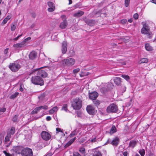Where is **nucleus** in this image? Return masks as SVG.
<instances>
[{
  "instance_id": "9",
  "label": "nucleus",
  "mask_w": 156,
  "mask_h": 156,
  "mask_svg": "<svg viewBox=\"0 0 156 156\" xmlns=\"http://www.w3.org/2000/svg\"><path fill=\"white\" fill-rule=\"evenodd\" d=\"M41 136L42 138L45 140H48L51 138L50 134L45 131H42L41 133Z\"/></svg>"
},
{
  "instance_id": "6",
  "label": "nucleus",
  "mask_w": 156,
  "mask_h": 156,
  "mask_svg": "<svg viewBox=\"0 0 156 156\" xmlns=\"http://www.w3.org/2000/svg\"><path fill=\"white\" fill-rule=\"evenodd\" d=\"M118 107L114 104H112L109 106L107 108L108 113L116 112L118 111Z\"/></svg>"
},
{
  "instance_id": "44",
  "label": "nucleus",
  "mask_w": 156,
  "mask_h": 156,
  "mask_svg": "<svg viewBox=\"0 0 156 156\" xmlns=\"http://www.w3.org/2000/svg\"><path fill=\"white\" fill-rule=\"evenodd\" d=\"M133 17L135 19H137L138 18V15L137 13H135L133 15Z\"/></svg>"
},
{
  "instance_id": "24",
  "label": "nucleus",
  "mask_w": 156,
  "mask_h": 156,
  "mask_svg": "<svg viewBox=\"0 0 156 156\" xmlns=\"http://www.w3.org/2000/svg\"><path fill=\"white\" fill-rule=\"evenodd\" d=\"M137 142L135 141H131L129 144V147L132 148L134 147L136 144Z\"/></svg>"
},
{
  "instance_id": "5",
  "label": "nucleus",
  "mask_w": 156,
  "mask_h": 156,
  "mask_svg": "<svg viewBox=\"0 0 156 156\" xmlns=\"http://www.w3.org/2000/svg\"><path fill=\"white\" fill-rule=\"evenodd\" d=\"M30 74H34V75H37L40 77L45 78L47 76V73L44 70H36L32 72Z\"/></svg>"
},
{
  "instance_id": "31",
  "label": "nucleus",
  "mask_w": 156,
  "mask_h": 156,
  "mask_svg": "<svg viewBox=\"0 0 156 156\" xmlns=\"http://www.w3.org/2000/svg\"><path fill=\"white\" fill-rule=\"evenodd\" d=\"M77 132H76V130H74L69 135V136L70 138L72 137L75 135H76Z\"/></svg>"
},
{
  "instance_id": "63",
  "label": "nucleus",
  "mask_w": 156,
  "mask_h": 156,
  "mask_svg": "<svg viewBox=\"0 0 156 156\" xmlns=\"http://www.w3.org/2000/svg\"><path fill=\"white\" fill-rule=\"evenodd\" d=\"M126 20H122V23H126Z\"/></svg>"
},
{
  "instance_id": "46",
  "label": "nucleus",
  "mask_w": 156,
  "mask_h": 156,
  "mask_svg": "<svg viewBox=\"0 0 156 156\" xmlns=\"http://www.w3.org/2000/svg\"><path fill=\"white\" fill-rule=\"evenodd\" d=\"M18 116L17 115H15L13 118V120L14 122H16L18 118Z\"/></svg>"
},
{
  "instance_id": "50",
  "label": "nucleus",
  "mask_w": 156,
  "mask_h": 156,
  "mask_svg": "<svg viewBox=\"0 0 156 156\" xmlns=\"http://www.w3.org/2000/svg\"><path fill=\"white\" fill-rule=\"evenodd\" d=\"M23 35V34H22L20 35H19V36H18L17 37H16L14 39V40H15V41H16L17 40L19 37H21Z\"/></svg>"
},
{
  "instance_id": "45",
  "label": "nucleus",
  "mask_w": 156,
  "mask_h": 156,
  "mask_svg": "<svg viewBox=\"0 0 156 156\" xmlns=\"http://www.w3.org/2000/svg\"><path fill=\"white\" fill-rule=\"evenodd\" d=\"M108 87L107 88H111L113 86V84L111 83H108Z\"/></svg>"
},
{
  "instance_id": "12",
  "label": "nucleus",
  "mask_w": 156,
  "mask_h": 156,
  "mask_svg": "<svg viewBox=\"0 0 156 156\" xmlns=\"http://www.w3.org/2000/svg\"><path fill=\"white\" fill-rule=\"evenodd\" d=\"M48 5L49 7L48 9V12H53L55 9V6L54 3L51 2H48Z\"/></svg>"
},
{
  "instance_id": "23",
  "label": "nucleus",
  "mask_w": 156,
  "mask_h": 156,
  "mask_svg": "<svg viewBox=\"0 0 156 156\" xmlns=\"http://www.w3.org/2000/svg\"><path fill=\"white\" fill-rule=\"evenodd\" d=\"M11 136L9 134H8L7 136L5 137V143L6 144L9 141V138H11Z\"/></svg>"
},
{
  "instance_id": "25",
  "label": "nucleus",
  "mask_w": 156,
  "mask_h": 156,
  "mask_svg": "<svg viewBox=\"0 0 156 156\" xmlns=\"http://www.w3.org/2000/svg\"><path fill=\"white\" fill-rule=\"evenodd\" d=\"M17 24L16 23H12L11 24V31H14L16 27Z\"/></svg>"
},
{
  "instance_id": "16",
  "label": "nucleus",
  "mask_w": 156,
  "mask_h": 156,
  "mask_svg": "<svg viewBox=\"0 0 156 156\" xmlns=\"http://www.w3.org/2000/svg\"><path fill=\"white\" fill-rule=\"evenodd\" d=\"M121 79L119 77H115L113 80L117 86L121 85Z\"/></svg>"
},
{
  "instance_id": "47",
  "label": "nucleus",
  "mask_w": 156,
  "mask_h": 156,
  "mask_svg": "<svg viewBox=\"0 0 156 156\" xmlns=\"http://www.w3.org/2000/svg\"><path fill=\"white\" fill-rule=\"evenodd\" d=\"M31 39V38L30 37H28L25 39L23 41L26 44V43L27 41L30 40Z\"/></svg>"
},
{
  "instance_id": "22",
  "label": "nucleus",
  "mask_w": 156,
  "mask_h": 156,
  "mask_svg": "<svg viewBox=\"0 0 156 156\" xmlns=\"http://www.w3.org/2000/svg\"><path fill=\"white\" fill-rule=\"evenodd\" d=\"M58 110V108L57 106L54 107L52 109L50 110L49 111V113L50 114H53L55 112H56Z\"/></svg>"
},
{
  "instance_id": "32",
  "label": "nucleus",
  "mask_w": 156,
  "mask_h": 156,
  "mask_svg": "<svg viewBox=\"0 0 156 156\" xmlns=\"http://www.w3.org/2000/svg\"><path fill=\"white\" fill-rule=\"evenodd\" d=\"M101 103V101L97 100L93 101V103L96 106H98Z\"/></svg>"
},
{
  "instance_id": "53",
  "label": "nucleus",
  "mask_w": 156,
  "mask_h": 156,
  "mask_svg": "<svg viewBox=\"0 0 156 156\" xmlns=\"http://www.w3.org/2000/svg\"><path fill=\"white\" fill-rule=\"evenodd\" d=\"M46 119L47 121H50L51 119V118L50 116H48L46 117Z\"/></svg>"
},
{
  "instance_id": "2",
  "label": "nucleus",
  "mask_w": 156,
  "mask_h": 156,
  "mask_svg": "<svg viewBox=\"0 0 156 156\" xmlns=\"http://www.w3.org/2000/svg\"><path fill=\"white\" fill-rule=\"evenodd\" d=\"M72 106L74 109H79L82 107L81 100L78 98H76L73 100Z\"/></svg>"
},
{
  "instance_id": "56",
  "label": "nucleus",
  "mask_w": 156,
  "mask_h": 156,
  "mask_svg": "<svg viewBox=\"0 0 156 156\" xmlns=\"http://www.w3.org/2000/svg\"><path fill=\"white\" fill-rule=\"evenodd\" d=\"M11 18V16L10 15H9L7 16V17H6V18L7 20H9Z\"/></svg>"
},
{
  "instance_id": "39",
  "label": "nucleus",
  "mask_w": 156,
  "mask_h": 156,
  "mask_svg": "<svg viewBox=\"0 0 156 156\" xmlns=\"http://www.w3.org/2000/svg\"><path fill=\"white\" fill-rule=\"evenodd\" d=\"M130 0H125V5L126 7H127L129 4Z\"/></svg>"
},
{
  "instance_id": "43",
  "label": "nucleus",
  "mask_w": 156,
  "mask_h": 156,
  "mask_svg": "<svg viewBox=\"0 0 156 156\" xmlns=\"http://www.w3.org/2000/svg\"><path fill=\"white\" fill-rule=\"evenodd\" d=\"M73 156H81V155L77 152H75L73 153Z\"/></svg>"
},
{
  "instance_id": "3",
  "label": "nucleus",
  "mask_w": 156,
  "mask_h": 156,
  "mask_svg": "<svg viewBox=\"0 0 156 156\" xmlns=\"http://www.w3.org/2000/svg\"><path fill=\"white\" fill-rule=\"evenodd\" d=\"M34 77H32L31 78L32 83L36 85H39L42 86L44 84L43 80L39 76L35 75Z\"/></svg>"
},
{
  "instance_id": "4",
  "label": "nucleus",
  "mask_w": 156,
  "mask_h": 156,
  "mask_svg": "<svg viewBox=\"0 0 156 156\" xmlns=\"http://www.w3.org/2000/svg\"><path fill=\"white\" fill-rule=\"evenodd\" d=\"M61 62L63 66H72L74 64L75 60L73 58H69L62 60Z\"/></svg>"
},
{
  "instance_id": "17",
  "label": "nucleus",
  "mask_w": 156,
  "mask_h": 156,
  "mask_svg": "<svg viewBox=\"0 0 156 156\" xmlns=\"http://www.w3.org/2000/svg\"><path fill=\"white\" fill-rule=\"evenodd\" d=\"M86 23L90 26H93L95 23V21L92 20L87 19L85 20Z\"/></svg>"
},
{
  "instance_id": "13",
  "label": "nucleus",
  "mask_w": 156,
  "mask_h": 156,
  "mask_svg": "<svg viewBox=\"0 0 156 156\" xmlns=\"http://www.w3.org/2000/svg\"><path fill=\"white\" fill-rule=\"evenodd\" d=\"M98 95V93L96 92H93L90 93L89 95V98L92 100H95Z\"/></svg>"
},
{
  "instance_id": "38",
  "label": "nucleus",
  "mask_w": 156,
  "mask_h": 156,
  "mask_svg": "<svg viewBox=\"0 0 156 156\" xmlns=\"http://www.w3.org/2000/svg\"><path fill=\"white\" fill-rule=\"evenodd\" d=\"M80 71V69L79 68H77L74 69L73 71V73L76 76V74Z\"/></svg>"
},
{
  "instance_id": "61",
  "label": "nucleus",
  "mask_w": 156,
  "mask_h": 156,
  "mask_svg": "<svg viewBox=\"0 0 156 156\" xmlns=\"http://www.w3.org/2000/svg\"><path fill=\"white\" fill-rule=\"evenodd\" d=\"M10 144H11V142H10L8 144H7L6 145V146L7 147H9L10 145Z\"/></svg>"
},
{
  "instance_id": "10",
  "label": "nucleus",
  "mask_w": 156,
  "mask_h": 156,
  "mask_svg": "<svg viewBox=\"0 0 156 156\" xmlns=\"http://www.w3.org/2000/svg\"><path fill=\"white\" fill-rule=\"evenodd\" d=\"M62 19H64L63 21L60 24L59 27L61 29H65L67 26L68 23L66 20V16L64 15L62 16Z\"/></svg>"
},
{
  "instance_id": "54",
  "label": "nucleus",
  "mask_w": 156,
  "mask_h": 156,
  "mask_svg": "<svg viewBox=\"0 0 156 156\" xmlns=\"http://www.w3.org/2000/svg\"><path fill=\"white\" fill-rule=\"evenodd\" d=\"M103 84L105 86L104 87H107V88L108 87V83H103Z\"/></svg>"
},
{
  "instance_id": "26",
  "label": "nucleus",
  "mask_w": 156,
  "mask_h": 156,
  "mask_svg": "<svg viewBox=\"0 0 156 156\" xmlns=\"http://www.w3.org/2000/svg\"><path fill=\"white\" fill-rule=\"evenodd\" d=\"M40 110L39 107H37L34 109L31 112V113L32 114L37 113Z\"/></svg>"
},
{
  "instance_id": "60",
  "label": "nucleus",
  "mask_w": 156,
  "mask_h": 156,
  "mask_svg": "<svg viewBox=\"0 0 156 156\" xmlns=\"http://www.w3.org/2000/svg\"><path fill=\"white\" fill-rule=\"evenodd\" d=\"M128 21L129 22L131 23L132 22L133 20L132 19H130L128 20Z\"/></svg>"
},
{
  "instance_id": "42",
  "label": "nucleus",
  "mask_w": 156,
  "mask_h": 156,
  "mask_svg": "<svg viewBox=\"0 0 156 156\" xmlns=\"http://www.w3.org/2000/svg\"><path fill=\"white\" fill-rule=\"evenodd\" d=\"M40 109H43L45 110H47L48 109V106L47 105L41 106L39 107Z\"/></svg>"
},
{
  "instance_id": "58",
  "label": "nucleus",
  "mask_w": 156,
  "mask_h": 156,
  "mask_svg": "<svg viewBox=\"0 0 156 156\" xmlns=\"http://www.w3.org/2000/svg\"><path fill=\"white\" fill-rule=\"evenodd\" d=\"M77 93V92L76 91H72L71 93V94H76Z\"/></svg>"
},
{
  "instance_id": "37",
  "label": "nucleus",
  "mask_w": 156,
  "mask_h": 156,
  "mask_svg": "<svg viewBox=\"0 0 156 156\" xmlns=\"http://www.w3.org/2000/svg\"><path fill=\"white\" fill-rule=\"evenodd\" d=\"M61 110H64L67 112L68 110L67 105L66 104H65L63 105V106L62 107Z\"/></svg>"
},
{
  "instance_id": "28",
  "label": "nucleus",
  "mask_w": 156,
  "mask_h": 156,
  "mask_svg": "<svg viewBox=\"0 0 156 156\" xmlns=\"http://www.w3.org/2000/svg\"><path fill=\"white\" fill-rule=\"evenodd\" d=\"M148 62V59L146 58H143L141 59L139 62L140 64L146 63Z\"/></svg>"
},
{
  "instance_id": "29",
  "label": "nucleus",
  "mask_w": 156,
  "mask_h": 156,
  "mask_svg": "<svg viewBox=\"0 0 156 156\" xmlns=\"http://www.w3.org/2000/svg\"><path fill=\"white\" fill-rule=\"evenodd\" d=\"M19 94L18 92H16L15 93L12 94L9 97V98L11 99H14Z\"/></svg>"
},
{
  "instance_id": "51",
  "label": "nucleus",
  "mask_w": 156,
  "mask_h": 156,
  "mask_svg": "<svg viewBox=\"0 0 156 156\" xmlns=\"http://www.w3.org/2000/svg\"><path fill=\"white\" fill-rule=\"evenodd\" d=\"M9 50V48H6L4 51V54H6L8 52V51Z\"/></svg>"
},
{
  "instance_id": "33",
  "label": "nucleus",
  "mask_w": 156,
  "mask_h": 156,
  "mask_svg": "<svg viewBox=\"0 0 156 156\" xmlns=\"http://www.w3.org/2000/svg\"><path fill=\"white\" fill-rule=\"evenodd\" d=\"M121 76L127 81H128L130 79L129 76L125 74L122 75Z\"/></svg>"
},
{
  "instance_id": "34",
  "label": "nucleus",
  "mask_w": 156,
  "mask_h": 156,
  "mask_svg": "<svg viewBox=\"0 0 156 156\" xmlns=\"http://www.w3.org/2000/svg\"><path fill=\"white\" fill-rule=\"evenodd\" d=\"M79 151L83 155H84L85 153V149L84 148L81 147L80 148Z\"/></svg>"
},
{
  "instance_id": "11",
  "label": "nucleus",
  "mask_w": 156,
  "mask_h": 156,
  "mask_svg": "<svg viewBox=\"0 0 156 156\" xmlns=\"http://www.w3.org/2000/svg\"><path fill=\"white\" fill-rule=\"evenodd\" d=\"M86 109L87 112L90 114L93 115L95 112L94 108L91 105L87 106Z\"/></svg>"
},
{
  "instance_id": "64",
  "label": "nucleus",
  "mask_w": 156,
  "mask_h": 156,
  "mask_svg": "<svg viewBox=\"0 0 156 156\" xmlns=\"http://www.w3.org/2000/svg\"><path fill=\"white\" fill-rule=\"evenodd\" d=\"M72 3V2L71 0H69V4H71Z\"/></svg>"
},
{
  "instance_id": "35",
  "label": "nucleus",
  "mask_w": 156,
  "mask_h": 156,
  "mask_svg": "<svg viewBox=\"0 0 156 156\" xmlns=\"http://www.w3.org/2000/svg\"><path fill=\"white\" fill-rule=\"evenodd\" d=\"M89 73V72L85 73L84 72H82L80 74V76L81 77L86 76L88 75Z\"/></svg>"
},
{
  "instance_id": "48",
  "label": "nucleus",
  "mask_w": 156,
  "mask_h": 156,
  "mask_svg": "<svg viewBox=\"0 0 156 156\" xmlns=\"http://www.w3.org/2000/svg\"><path fill=\"white\" fill-rule=\"evenodd\" d=\"M8 21V20H7V19L5 18L3 20V22L2 23L4 24H5Z\"/></svg>"
},
{
  "instance_id": "52",
  "label": "nucleus",
  "mask_w": 156,
  "mask_h": 156,
  "mask_svg": "<svg viewBox=\"0 0 156 156\" xmlns=\"http://www.w3.org/2000/svg\"><path fill=\"white\" fill-rule=\"evenodd\" d=\"M89 141L91 142H95L96 141V138H95L93 139H90Z\"/></svg>"
},
{
  "instance_id": "27",
  "label": "nucleus",
  "mask_w": 156,
  "mask_h": 156,
  "mask_svg": "<svg viewBox=\"0 0 156 156\" xmlns=\"http://www.w3.org/2000/svg\"><path fill=\"white\" fill-rule=\"evenodd\" d=\"M145 47L147 51H151L152 50V47L148 44H145Z\"/></svg>"
},
{
  "instance_id": "40",
  "label": "nucleus",
  "mask_w": 156,
  "mask_h": 156,
  "mask_svg": "<svg viewBox=\"0 0 156 156\" xmlns=\"http://www.w3.org/2000/svg\"><path fill=\"white\" fill-rule=\"evenodd\" d=\"M93 156H101V155L100 152L98 151L94 153Z\"/></svg>"
},
{
  "instance_id": "1",
  "label": "nucleus",
  "mask_w": 156,
  "mask_h": 156,
  "mask_svg": "<svg viewBox=\"0 0 156 156\" xmlns=\"http://www.w3.org/2000/svg\"><path fill=\"white\" fill-rule=\"evenodd\" d=\"M142 23L143 27L141 30V34L146 35L148 38H151L152 34L151 32L150 31V27L146 23L143 22Z\"/></svg>"
},
{
  "instance_id": "20",
  "label": "nucleus",
  "mask_w": 156,
  "mask_h": 156,
  "mask_svg": "<svg viewBox=\"0 0 156 156\" xmlns=\"http://www.w3.org/2000/svg\"><path fill=\"white\" fill-rule=\"evenodd\" d=\"M119 140V138L116 137L112 140L111 144L113 145L117 146L118 144Z\"/></svg>"
},
{
  "instance_id": "21",
  "label": "nucleus",
  "mask_w": 156,
  "mask_h": 156,
  "mask_svg": "<svg viewBox=\"0 0 156 156\" xmlns=\"http://www.w3.org/2000/svg\"><path fill=\"white\" fill-rule=\"evenodd\" d=\"M84 13V12L82 11L76 12L73 14V16L75 17H78L81 16Z\"/></svg>"
},
{
  "instance_id": "14",
  "label": "nucleus",
  "mask_w": 156,
  "mask_h": 156,
  "mask_svg": "<svg viewBox=\"0 0 156 156\" xmlns=\"http://www.w3.org/2000/svg\"><path fill=\"white\" fill-rule=\"evenodd\" d=\"M67 50V43L66 41L63 42L62 45V51L63 54L66 53Z\"/></svg>"
},
{
  "instance_id": "19",
  "label": "nucleus",
  "mask_w": 156,
  "mask_h": 156,
  "mask_svg": "<svg viewBox=\"0 0 156 156\" xmlns=\"http://www.w3.org/2000/svg\"><path fill=\"white\" fill-rule=\"evenodd\" d=\"M22 149L21 147L17 146L14 147L12 150L14 151L16 153L20 154V153L21 151H22Z\"/></svg>"
},
{
  "instance_id": "30",
  "label": "nucleus",
  "mask_w": 156,
  "mask_h": 156,
  "mask_svg": "<svg viewBox=\"0 0 156 156\" xmlns=\"http://www.w3.org/2000/svg\"><path fill=\"white\" fill-rule=\"evenodd\" d=\"M15 132V128L14 127H12L10 131L8 133V134H9L10 135H11L13 134Z\"/></svg>"
},
{
  "instance_id": "59",
  "label": "nucleus",
  "mask_w": 156,
  "mask_h": 156,
  "mask_svg": "<svg viewBox=\"0 0 156 156\" xmlns=\"http://www.w3.org/2000/svg\"><path fill=\"white\" fill-rule=\"evenodd\" d=\"M76 137L74 138L71 139V141H72L73 143L74 141L76 139Z\"/></svg>"
},
{
  "instance_id": "18",
  "label": "nucleus",
  "mask_w": 156,
  "mask_h": 156,
  "mask_svg": "<svg viewBox=\"0 0 156 156\" xmlns=\"http://www.w3.org/2000/svg\"><path fill=\"white\" fill-rule=\"evenodd\" d=\"M37 56V53L34 51H32L30 53L29 57L30 59L33 60Z\"/></svg>"
},
{
  "instance_id": "7",
  "label": "nucleus",
  "mask_w": 156,
  "mask_h": 156,
  "mask_svg": "<svg viewBox=\"0 0 156 156\" xmlns=\"http://www.w3.org/2000/svg\"><path fill=\"white\" fill-rule=\"evenodd\" d=\"M9 68L13 72L17 71L21 67V66L17 63H10L9 65Z\"/></svg>"
},
{
  "instance_id": "62",
  "label": "nucleus",
  "mask_w": 156,
  "mask_h": 156,
  "mask_svg": "<svg viewBox=\"0 0 156 156\" xmlns=\"http://www.w3.org/2000/svg\"><path fill=\"white\" fill-rule=\"evenodd\" d=\"M35 26V24H33L30 27L31 28H33Z\"/></svg>"
},
{
  "instance_id": "57",
  "label": "nucleus",
  "mask_w": 156,
  "mask_h": 156,
  "mask_svg": "<svg viewBox=\"0 0 156 156\" xmlns=\"http://www.w3.org/2000/svg\"><path fill=\"white\" fill-rule=\"evenodd\" d=\"M151 2L156 4V0H151Z\"/></svg>"
},
{
  "instance_id": "8",
  "label": "nucleus",
  "mask_w": 156,
  "mask_h": 156,
  "mask_svg": "<svg viewBox=\"0 0 156 156\" xmlns=\"http://www.w3.org/2000/svg\"><path fill=\"white\" fill-rule=\"evenodd\" d=\"M22 156H32L33 152L32 150L28 148L23 149L21 152Z\"/></svg>"
},
{
  "instance_id": "36",
  "label": "nucleus",
  "mask_w": 156,
  "mask_h": 156,
  "mask_svg": "<svg viewBox=\"0 0 156 156\" xmlns=\"http://www.w3.org/2000/svg\"><path fill=\"white\" fill-rule=\"evenodd\" d=\"M116 127L115 126H112V128L110 129V133H113L116 132Z\"/></svg>"
},
{
  "instance_id": "15",
  "label": "nucleus",
  "mask_w": 156,
  "mask_h": 156,
  "mask_svg": "<svg viewBox=\"0 0 156 156\" xmlns=\"http://www.w3.org/2000/svg\"><path fill=\"white\" fill-rule=\"evenodd\" d=\"M26 45V44L23 41L13 45V47L16 48H22Z\"/></svg>"
},
{
  "instance_id": "55",
  "label": "nucleus",
  "mask_w": 156,
  "mask_h": 156,
  "mask_svg": "<svg viewBox=\"0 0 156 156\" xmlns=\"http://www.w3.org/2000/svg\"><path fill=\"white\" fill-rule=\"evenodd\" d=\"M127 152L126 151H125L123 153V154L124 156H127Z\"/></svg>"
},
{
  "instance_id": "49",
  "label": "nucleus",
  "mask_w": 156,
  "mask_h": 156,
  "mask_svg": "<svg viewBox=\"0 0 156 156\" xmlns=\"http://www.w3.org/2000/svg\"><path fill=\"white\" fill-rule=\"evenodd\" d=\"M56 130L57 132H61L62 133H63L62 131V130H61V129L59 128H57L56 129Z\"/></svg>"
},
{
  "instance_id": "41",
  "label": "nucleus",
  "mask_w": 156,
  "mask_h": 156,
  "mask_svg": "<svg viewBox=\"0 0 156 156\" xmlns=\"http://www.w3.org/2000/svg\"><path fill=\"white\" fill-rule=\"evenodd\" d=\"M72 143L73 142L72 141H71V140H70L65 145L64 147L65 148H66L71 145Z\"/></svg>"
}]
</instances>
